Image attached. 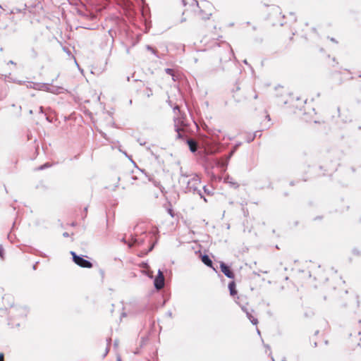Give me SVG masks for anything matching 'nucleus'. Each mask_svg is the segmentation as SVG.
Returning <instances> with one entry per match:
<instances>
[{
  "label": "nucleus",
  "mask_w": 361,
  "mask_h": 361,
  "mask_svg": "<svg viewBox=\"0 0 361 361\" xmlns=\"http://www.w3.org/2000/svg\"><path fill=\"white\" fill-rule=\"evenodd\" d=\"M179 182L181 184L187 185L185 189L188 192H195L200 183V178L196 175H192L189 178L188 176L182 174L179 179Z\"/></svg>",
  "instance_id": "obj_1"
},
{
  "label": "nucleus",
  "mask_w": 361,
  "mask_h": 361,
  "mask_svg": "<svg viewBox=\"0 0 361 361\" xmlns=\"http://www.w3.org/2000/svg\"><path fill=\"white\" fill-rule=\"evenodd\" d=\"M202 6L204 8V10L201 7L200 8V9L198 14L200 19L202 20L209 19L212 11V6L211 4L208 1H204L202 4Z\"/></svg>",
  "instance_id": "obj_2"
},
{
  "label": "nucleus",
  "mask_w": 361,
  "mask_h": 361,
  "mask_svg": "<svg viewBox=\"0 0 361 361\" xmlns=\"http://www.w3.org/2000/svg\"><path fill=\"white\" fill-rule=\"evenodd\" d=\"M176 131L177 133L178 138H183L185 136V131L183 128L185 126L184 118L183 116H178L174 119Z\"/></svg>",
  "instance_id": "obj_3"
},
{
  "label": "nucleus",
  "mask_w": 361,
  "mask_h": 361,
  "mask_svg": "<svg viewBox=\"0 0 361 361\" xmlns=\"http://www.w3.org/2000/svg\"><path fill=\"white\" fill-rule=\"evenodd\" d=\"M71 255L73 256V262L78 264V266L84 268H91L92 267V264L87 259H85L83 257L78 256L75 252H71Z\"/></svg>",
  "instance_id": "obj_4"
},
{
  "label": "nucleus",
  "mask_w": 361,
  "mask_h": 361,
  "mask_svg": "<svg viewBox=\"0 0 361 361\" xmlns=\"http://www.w3.org/2000/svg\"><path fill=\"white\" fill-rule=\"evenodd\" d=\"M154 286L157 290L161 289L164 286V276L161 270H159L158 274L156 276L154 281Z\"/></svg>",
  "instance_id": "obj_5"
},
{
  "label": "nucleus",
  "mask_w": 361,
  "mask_h": 361,
  "mask_svg": "<svg viewBox=\"0 0 361 361\" xmlns=\"http://www.w3.org/2000/svg\"><path fill=\"white\" fill-rule=\"evenodd\" d=\"M221 271L228 277L230 279L234 278V274L232 272V271L229 269L228 266H226L224 262L221 263L220 265Z\"/></svg>",
  "instance_id": "obj_6"
},
{
  "label": "nucleus",
  "mask_w": 361,
  "mask_h": 361,
  "mask_svg": "<svg viewBox=\"0 0 361 361\" xmlns=\"http://www.w3.org/2000/svg\"><path fill=\"white\" fill-rule=\"evenodd\" d=\"M243 310L246 313L247 318L255 325L258 323L257 319L255 318L250 312H249L245 308L243 307Z\"/></svg>",
  "instance_id": "obj_7"
},
{
  "label": "nucleus",
  "mask_w": 361,
  "mask_h": 361,
  "mask_svg": "<svg viewBox=\"0 0 361 361\" xmlns=\"http://www.w3.org/2000/svg\"><path fill=\"white\" fill-rule=\"evenodd\" d=\"M228 288L231 295L234 296L237 294V290L235 289V283L234 281H231L229 283Z\"/></svg>",
  "instance_id": "obj_8"
},
{
  "label": "nucleus",
  "mask_w": 361,
  "mask_h": 361,
  "mask_svg": "<svg viewBox=\"0 0 361 361\" xmlns=\"http://www.w3.org/2000/svg\"><path fill=\"white\" fill-rule=\"evenodd\" d=\"M187 142L190 151L195 152L197 150V144L194 140H188Z\"/></svg>",
  "instance_id": "obj_9"
},
{
  "label": "nucleus",
  "mask_w": 361,
  "mask_h": 361,
  "mask_svg": "<svg viewBox=\"0 0 361 361\" xmlns=\"http://www.w3.org/2000/svg\"><path fill=\"white\" fill-rule=\"evenodd\" d=\"M202 261L204 264H205L206 265H207L209 267L212 266V262L207 255H203L202 257Z\"/></svg>",
  "instance_id": "obj_10"
},
{
  "label": "nucleus",
  "mask_w": 361,
  "mask_h": 361,
  "mask_svg": "<svg viewBox=\"0 0 361 361\" xmlns=\"http://www.w3.org/2000/svg\"><path fill=\"white\" fill-rule=\"evenodd\" d=\"M229 179H230L229 178H227L226 179V181L227 183H228L231 184V185H235V188H237V187L238 186L236 183H235L232 182V180H229Z\"/></svg>",
  "instance_id": "obj_11"
},
{
  "label": "nucleus",
  "mask_w": 361,
  "mask_h": 361,
  "mask_svg": "<svg viewBox=\"0 0 361 361\" xmlns=\"http://www.w3.org/2000/svg\"><path fill=\"white\" fill-rule=\"evenodd\" d=\"M49 166H50V165H49V164H44V165H42V166L39 168V169L42 170V169H45V168H47V167H49Z\"/></svg>",
  "instance_id": "obj_12"
},
{
  "label": "nucleus",
  "mask_w": 361,
  "mask_h": 361,
  "mask_svg": "<svg viewBox=\"0 0 361 361\" xmlns=\"http://www.w3.org/2000/svg\"><path fill=\"white\" fill-rule=\"evenodd\" d=\"M191 4L198 6V1L197 0H192V2L191 3Z\"/></svg>",
  "instance_id": "obj_13"
},
{
  "label": "nucleus",
  "mask_w": 361,
  "mask_h": 361,
  "mask_svg": "<svg viewBox=\"0 0 361 361\" xmlns=\"http://www.w3.org/2000/svg\"><path fill=\"white\" fill-rule=\"evenodd\" d=\"M0 257L3 258V249L0 247Z\"/></svg>",
  "instance_id": "obj_14"
},
{
  "label": "nucleus",
  "mask_w": 361,
  "mask_h": 361,
  "mask_svg": "<svg viewBox=\"0 0 361 361\" xmlns=\"http://www.w3.org/2000/svg\"><path fill=\"white\" fill-rule=\"evenodd\" d=\"M0 361H4V354L0 353Z\"/></svg>",
  "instance_id": "obj_15"
},
{
  "label": "nucleus",
  "mask_w": 361,
  "mask_h": 361,
  "mask_svg": "<svg viewBox=\"0 0 361 361\" xmlns=\"http://www.w3.org/2000/svg\"><path fill=\"white\" fill-rule=\"evenodd\" d=\"M269 121H270V116L269 115L267 114L265 116Z\"/></svg>",
  "instance_id": "obj_16"
},
{
  "label": "nucleus",
  "mask_w": 361,
  "mask_h": 361,
  "mask_svg": "<svg viewBox=\"0 0 361 361\" xmlns=\"http://www.w3.org/2000/svg\"><path fill=\"white\" fill-rule=\"evenodd\" d=\"M63 236L64 237H68V233H63Z\"/></svg>",
  "instance_id": "obj_17"
},
{
  "label": "nucleus",
  "mask_w": 361,
  "mask_h": 361,
  "mask_svg": "<svg viewBox=\"0 0 361 361\" xmlns=\"http://www.w3.org/2000/svg\"><path fill=\"white\" fill-rule=\"evenodd\" d=\"M185 5H186L188 3L186 2V0H183Z\"/></svg>",
  "instance_id": "obj_18"
},
{
  "label": "nucleus",
  "mask_w": 361,
  "mask_h": 361,
  "mask_svg": "<svg viewBox=\"0 0 361 361\" xmlns=\"http://www.w3.org/2000/svg\"><path fill=\"white\" fill-rule=\"evenodd\" d=\"M117 360H118V361H121V357H117Z\"/></svg>",
  "instance_id": "obj_19"
},
{
  "label": "nucleus",
  "mask_w": 361,
  "mask_h": 361,
  "mask_svg": "<svg viewBox=\"0 0 361 361\" xmlns=\"http://www.w3.org/2000/svg\"><path fill=\"white\" fill-rule=\"evenodd\" d=\"M176 109H177V110H178V111H179V108H178V106H176V107L174 108V110H176Z\"/></svg>",
  "instance_id": "obj_20"
},
{
  "label": "nucleus",
  "mask_w": 361,
  "mask_h": 361,
  "mask_svg": "<svg viewBox=\"0 0 361 361\" xmlns=\"http://www.w3.org/2000/svg\"><path fill=\"white\" fill-rule=\"evenodd\" d=\"M170 71H171V69H167V72H168V73H170Z\"/></svg>",
  "instance_id": "obj_21"
},
{
  "label": "nucleus",
  "mask_w": 361,
  "mask_h": 361,
  "mask_svg": "<svg viewBox=\"0 0 361 361\" xmlns=\"http://www.w3.org/2000/svg\"><path fill=\"white\" fill-rule=\"evenodd\" d=\"M257 334H260V331L259 329H257Z\"/></svg>",
  "instance_id": "obj_22"
},
{
  "label": "nucleus",
  "mask_w": 361,
  "mask_h": 361,
  "mask_svg": "<svg viewBox=\"0 0 361 361\" xmlns=\"http://www.w3.org/2000/svg\"><path fill=\"white\" fill-rule=\"evenodd\" d=\"M274 13L276 14L278 13V10L276 9Z\"/></svg>",
  "instance_id": "obj_23"
}]
</instances>
